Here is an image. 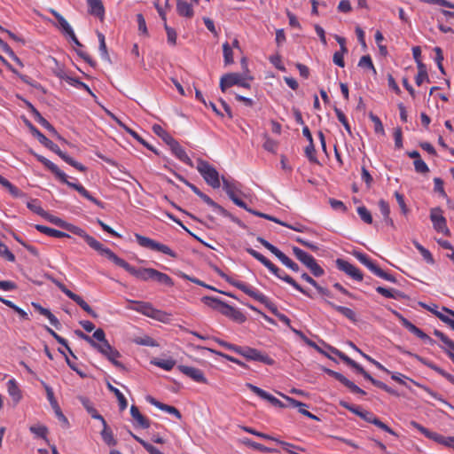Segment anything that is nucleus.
<instances>
[{
  "label": "nucleus",
  "mask_w": 454,
  "mask_h": 454,
  "mask_svg": "<svg viewBox=\"0 0 454 454\" xmlns=\"http://www.w3.org/2000/svg\"><path fill=\"white\" fill-rule=\"evenodd\" d=\"M31 153L39 160L41 163H43L49 170H51L59 180L60 182L66 184L69 187L74 189L77 191L82 197L89 200L90 201L93 202L97 206L102 207V202L96 199L95 197L91 196L90 193L80 184L73 183L67 180V176L59 169V168L46 159L45 157L37 154L34 152H31Z\"/></svg>",
  "instance_id": "obj_1"
},
{
  "label": "nucleus",
  "mask_w": 454,
  "mask_h": 454,
  "mask_svg": "<svg viewBox=\"0 0 454 454\" xmlns=\"http://www.w3.org/2000/svg\"><path fill=\"white\" fill-rule=\"evenodd\" d=\"M108 254H109L108 260L112 261L117 266L123 268L125 270H127L132 276H134L143 281L154 279V273L156 271L155 269H153V268L137 269V268L131 266L129 263H128L123 259L117 256L114 252L113 253L108 252Z\"/></svg>",
  "instance_id": "obj_2"
},
{
  "label": "nucleus",
  "mask_w": 454,
  "mask_h": 454,
  "mask_svg": "<svg viewBox=\"0 0 454 454\" xmlns=\"http://www.w3.org/2000/svg\"><path fill=\"white\" fill-rule=\"evenodd\" d=\"M65 230L82 238L91 248L98 251L100 254L106 256L107 259H109L108 252L113 253L112 250L105 247L103 244H101L99 241H98L92 236L89 235L84 230L78 226L67 223V225H65Z\"/></svg>",
  "instance_id": "obj_3"
},
{
  "label": "nucleus",
  "mask_w": 454,
  "mask_h": 454,
  "mask_svg": "<svg viewBox=\"0 0 454 454\" xmlns=\"http://www.w3.org/2000/svg\"><path fill=\"white\" fill-rule=\"evenodd\" d=\"M216 272L225 281L230 283L233 286L237 287L238 289L241 290L242 292H244L246 294L252 297L255 301H257L259 302H267V296H265L262 293H261L257 289L254 288L253 286H251L244 282L234 280L233 278L229 277L227 274H225L223 271H222L219 269H216Z\"/></svg>",
  "instance_id": "obj_4"
},
{
  "label": "nucleus",
  "mask_w": 454,
  "mask_h": 454,
  "mask_svg": "<svg viewBox=\"0 0 454 454\" xmlns=\"http://www.w3.org/2000/svg\"><path fill=\"white\" fill-rule=\"evenodd\" d=\"M196 168L208 185L215 189L220 187L221 183L219 173L215 167L207 161L199 159Z\"/></svg>",
  "instance_id": "obj_5"
},
{
  "label": "nucleus",
  "mask_w": 454,
  "mask_h": 454,
  "mask_svg": "<svg viewBox=\"0 0 454 454\" xmlns=\"http://www.w3.org/2000/svg\"><path fill=\"white\" fill-rule=\"evenodd\" d=\"M410 425L418 431H419L427 438L445 447L454 450V436H443L436 432L430 431L429 429L426 428L425 427H423L422 425L414 420L411 421Z\"/></svg>",
  "instance_id": "obj_6"
},
{
  "label": "nucleus",
  "mask_w": 454,
  "mask_h": 454,
  "mask_svg": "<svg viewBox=\"0 0 454 454\" xmlns=\"http://www.w3.org/2000/svg\"><path fill=\"white\" fill-rule=\"evenodd\" d=\"M292 250L295 257L308 269H309L315 277H321L324 275V270L317 264L316 259L311 254L297 247H294Z\"/></svg>",
  "instance_id": "obj_7"
},
{
  "label": "nucleus",
  "mask_w": 454,
  "mask_h": 454,
  "mask_svg": "<svg viewBox=\"0 0 454 454\" xmlns=\"http://www.w3.org/2000/svg\"><path fill=\"white\" fill-rule=\"evenodd\" d=\"M135 238L139 244V246L149 248L151 250L160 252L164 254L169 255L170 257L176 258L177 254L168 246L159 243L150 238L142 236L140 234L136 233Z\"/></svg>",
  "instance_id": "obj_8"
},
{
  "label": "nucleus",
  "mask_w": 454,
  "mask_h": 454,
  "mask_svg": "<svg viewBox=\"0 0 454 454\" xmlns=\"http://www.w3.org/2000/svg\"><path fill=\"white\" fill-rule=\"evenodd\" d=\"M251 77H248L245 74L231 73L224 74L222 76L220 80V88L222 91H225L228 88L233 85H239L243 88H249L250 84L247 80H251Z\"/></svg>",
  "instance_id": "obj_9"
},
{
  "label": "nucleus",
  "mask_w": 454,
  "mask_h": 454,
  "mask_svg": "<svg viewBox=\"0 0 454 454\" xmlns=\"http://www.w3.org/2000/svg\"><path fill=\"white\" fill-rule=\"evenodd\" d=\"M238 354L247 360L258 361L269 365L274 364V360L268 355L250 347H239Z\"/></svg>",
  "instance_id": "obj_10"
},
{
  "label": "nucleus",
  "mask_w": 454,
  "mask_h": 454,
  "mask_svg": "<svg viewBox=\"0 0 454 454\" xmlns=\"http://www.w3.org/2000/svg\"><path fill=\"white\" fill-rule=\"evenodd\" d=\"M53 283L59 287V289L64 293L68 298L76 302L84 311H86L92 317L97 318L98 314L91 309V307L78 294L73 293L71 290L60 281L54 280Z\"/></svg>",
  "instance_id": "obj_11"
},
{
  "label": "nucleus",
  "mask_w": 454,
  "mask_h": 454,
  "mask_svg": "<svg viewBox=\"0 0 454 454\" xmlns=\"http://www.w3.org/2000/svg\"><path fill=\"white\" fill-rule=\"evenodd\" d=\"M74 333L76 334V336H78L79 338L86 340L91 347L97 348L102 355H104L105 356H106L107 355L111 354L112 355H117V349H115L114 348H113L109 342L107 341V340L102 341L100 344L99 343H97L90 336L85 334L83 332H82L81 330H75L74 331Z\"/></svg>",
  "instance_id": "obj_12"
},
{
  "label": "nucleus",
  "mask_w": 454,
  "mask_h": 454,
  "mask_svg": "<svg viewBox=\"0 0 454 454\" xmlns=\"http://www.w3.org/2000/svg\"><path fill=\"white\" fill-rule=\"evenodd\" d=\"M222 181L223 190L226 192L227 195L233 201V203L239 207L247 208V204L237 196V193L240 192L239 187V184L233 180L230 181L223 176L222 177Z\"/></svg>",
  "instance_id": "obj_13"
},
{
  "label": "nucleus",
  "mask_w": 454,
  "mask_h": 454,
  "mask_svg": "<svg viewBox=\"0 0 454 454\" xmlns=\"http://www.w3.org/2000/svg\"><path fill=\"white\" fill-rule=\"evenodd\" d=\"M268 270L274 274L277 278L282 279L283 281L286 282L287 284L291 285L294 288H295L297 291L301 292L304 295L308 297H311L310 294L303 289L293 278L288 276L286 273H285L283 270H281L278 267H277L274 263H271Z\"/></svg>",
  "instance_id": "obj_14"
},
{
  "label": "nucleus",
  "mask_w": 454,
  "mask_h": 454,
  "mask_svg": "<svg viewBox=\"0 0 454 454\" xmlns=\"http://www.w3.org/2000/svg\"><path fill=\"white\" fill-rule=\"evenodd\" d=\"M134 306L129 307L130 309L140 312L145 316L154 319H160V316L162 314L160 310L155 309L150 303L145 301H130Z\"/></svg>",
  "instance_id": "obj_15"
},
{
  "label": "nucleus",
  "mask_w": 454,
  "mask_h": 454,
  "mask_svg": "<svg viewBox=\"0 0 454 454\" xmlns=\"http://www.w3.org/2000/svg\"><path fill=\"white\" fill-rule=\"evenodd\" d=\"M430 219L434 228L445 235H450V230L446 224V219L442 215V210L438 207L433 208L430 214Z\"/></svg>",
  "instance_id": "obj_16"
},
{
  "label": "nucleus",
  "mask_w": 454,
  "mask_h": 454,
  "mask_svg": "<svg viewBox=\"0 0 454 454\" xmlns=\"http://www.w3.org/2000/svg\"><path fill=\"white\" fill-rule=\"evenodd\" d=\"M335 262H336L337 268L340 270L344 271L346 274L350 276L355 280H357V281L363 280V274L361 273L359 269H357L356 266H354L348 261L339 258L336 260Z\"/></svg>",
  "instance_id": "obj_17"
},
{
  "label": "nucleus",
  "mask_w": 454,
  "mask_h": 454,
  "mask_svg": "<svg viewBox=\"0 0 454 454\" xmlns=\"http://www.w3.org/2000/svg\"><path fill=\"white\" fill-rule=\"evenodd\" d=\"M177 368L182 373H184L185 376L189 377L195 382H198V383H207V382L206 377L204 376L203 372L198 368L183 365V364L178 365Z\"/></svg>",
  "instance_id": "obj_18"
},
{
  "label": "nucleus",
  "mask_w": 454,
  "mask_h": 454,
  "mask_svg": "<svg viewBox=\"0 0 454 454\" xmlns=\"http://www.w3.org/2000/svg\"><path fill=\"white\" fill-rule=\"evenodd\" d=\"M325 372L328 375L333 377L334 379L339 380L340 383H342L344 386H346L348 388H349L351 392H353L355 394H359V395H365V392L362 388L357 387L354 382H352L351 380L347 379L341 373L334 372L330 369H326Z\"/></svg>",
  "instance_id": "obj_19"
},
{
  "label": "nucleus",
  "mask_w": 454,
  "mask_h": 454,
  "mask_svg": "<svg viewBox=\"0 0 454 454\" xmlns=\"http://www.w3.org/2000/svg\"><path fill=\"white\" fill-rule=\"evenodd\" d=\"M403 353L406 354V355H409L411 356L415 357L420 363H422L423 364H425L427 367L431 368L432 370H434V372H436L437 373H439L440 375L444 377L447 380H449L450 383H452L454 385V376L450 374L449 372H445L443 369L440 368L439 366H437L434 363L429 362L427 359H425V358H423V357H421V356H419L418 355L412 354L410 351H403Z\"/></svg>",
  "instance_id": "obj_20"
},
{
  "label": "nucleus",
  "mask_w": 454,
  "mask_h": 454,
  "mask_svg": "<svg viewBox=\"0 0 454 454\" xmlns=\"http://www.w3.org/2000/svg\"><path fill=\"white\" fill-rule=\"evenodd\" d=\"M246 386H247V387H248L251 391H253L255 395H257L261 398L269 401L272 405L277 406V407H285V405L283 404V403L280 400H278L272 395L269 394L265 390H263L251 383H247Z\"/></svg>",
  "instance_id": "obj_21"
},
{
  "label": "nucleus",
  "mask_w": 454,
  "mask_h": 454,
  "mask_svg": "<svg viewBox=\"0 0 454 454\" xmlns=\"http://www.w3.org/2000/svg\"><path fill=\"white\" fill-rule=\"evenodd\" d=\"M172 153L181 161L187 164L190 167H193V162L187 155L184 149L180 145V144L175 139L168 145Z\"/></svg>",
  "instance_id": "obj_22"
},
{
  "label": "nucleus",
  "mask_w": 454,
  "mask_h": 454,
  "mask_svg": "<svg viewBox=\"0 0 454 454\" xmlns=\"http://www.w3.org/2000/svg\"><path fill=\"white\" fill-rule=\"evenodd\" d=\"M28 128L30 132L35 136L38 141L50 149L51 151L56 153L58 149L59 148L56 144H54L52 141H51L49 138H47L41 131H39L33 124L28 123Z\"/></svg>",
  "instance_id": "obj_23"
},
{
  "label": "nucleus",
  "mask_w": 454,
  "mask_h": 454,
  "mask_svg": "<svg viewBox=\"0 0 454 454\" xmlns=\"http://www.w3.org/2000/svg\"><path fill=\"white\" fill-rule=\"evenodd\" d=\"M279 395L283 398H285L289 403L290 405H292L294 408H298L299 412L301 413L302 415H304L311 419H314V420H319V419L316 415L312 414L311 412H309V411L306 410V408L308 407V405L306 403L297 401V400H295L292 397H289L284 394L279 393Z\"/></svg>",
  "instance_id": "obj_24"
},
{
  "label": "nucleus",
  "mask_w": 454,
  "mask_h": 454,
  "mask_svg": "<svg viewBox=\"0 0 454 454\" xmlns=\"http://www.w3.org/2000/svg\"><path fill=\"white\" fill-rule=\"evenodd\" d=\"M146 400L148 403H150L153 406L157 407L160 411H163L168 414L174 415L178 419H180L182 418L180 411L176 407L160 403L150 395H148L146 397Z\"/></svg>",
  "instance_id": "obj_25"
},
{
  "label": "nucleus",
  "mask_w": 454,
  "mask_h": 454,
  "mask_svg": "<svg viewBox=\"0 0 454 454\" xmlns=\"http://www.w3.org/2000/svg\"><path fill=\"white\" fill-rule=\"evenodd\" d=\"M30 106L35 120L44 129H46L51 134H52L57 138L60 139V136L56 130V129L44 117H43L42 114L33 106L30 105Z\"/></svg>",
  "instance_id": "obj_26"
},
{
  "label": "nucleus",
  "mask_w": 454,
  "mask_h": 454,
  "mask_svg": "<svg viewBox=\"0 0 454 454\" xmlns=\"http://www.w3.org/2000/svg\"><path fill=\"white\" fill-rule=\"evenodd\" d=\"M219 312L237 321L244 320V316L239 310L225 303L224 301H223Z\"/></svg>",
  "instance_id": "obj_27"
},
{
  "label": "nucleus",
  "mask_w": 454,
  "mask_h": 454,
  "mask_svg": "<svg viewBox=\"0 0 454 454\" xmlns=\"http://www.w3.org/2000/svg\"><path fill=\"white\" fill-rule=\"evenodd\" d=\"M130 414L133 419L136 421V424L144 428L147 429L150 427V421L148 419H146L145 416L141 414L138 408L135 405H132L130 407Z\"/></svg>",
  "instance_id": "obj_28"
},
{
  "label": "nucleus",
  "mask_w": 454,
  "mask_h": 454,
  "mask_svg": "<svg viewBox=\"0 0 454 454\" xmlns=\"http://www.w3.org/2000/svg\"><path fill=\"white\" fill-rule=\"evenodd\" d=\"M379 208L383 215L384 223L390 226L393 229H395V225L394 223L393 219L390 217V207L389 204L385 200H380L379 201Z\"/></svg>",
  "instance_id": "obj_29"
},
{
  "label": "nucleus",
  "mask_w": 454,
  "mask_h": 454,
  "mask_svg": "<svg viewBox=\"0 0 454 454\" xmlns=\"http://www.w3.org/2000/svg\"><path fill=\"white\" fill-rule=\"evenodd\" d=\"M89 12L99 19H103L105 8L101 0H87Z\"/></svg>",
  "instance_id": "obj_30"
},
{
  "label": "nucleus",
  "mask_w": 454,
  "mask_h": 454,
  "mask_svg": "<svg viewBox=\"0 0 454 454\" xmlns=\"http://www.w3.org/2000/svg\"><path fill=\"white\" fill-rule=\"evenodd\" d=\"M332 352L338 356L343 362H345L348 365L355 369L358 373L363 374L364 369L357 364L356 361L348 357L343 352L338 350L337 348H332Z\"/></svg>",
  "instance_id": "obj_31"
},
{
  "label": "nucleus",
  "mask_w": 454,
  "mask_h": 454,
  "mask_svg": "<svg viewBox=\"0 0 454 454\" xmlns=\"http://www.w3.org/2000/svg\"><path fill=\"white\" fill-rule=\"evenodd\" d=\"M103 429L100 433L102 440L108 446H115L117 444V441L114 437L113 431L108 427L106 419L101 421Z\"/></svg>",
  "instance_id": "obj_32"
},
{
  "label": "nucleus",
  "mask_w": 454,
  "mask_h": 454,
  "mask_svg": "<svg viewBox=\"0 0 454 454\" xmlns=\"http://www.w3.org/2000/svg\"><path fill=\"white\" fill-rule=\"evenodd\" d=\"M7 391L14 403H19L21 398V391L14 379L9 380L7 382Z\"/></svg>",
  "instance_id": "obj_33"
},
{
  "label": "nucleus",
  "mask_w": 454,
  "mask_h": 454,
  "mask_svg": "<svg viewBox=\"0 0 454 454\" xmlns=\"http://www.w3.org/2000/svg\"><path fill=\"white\" fill-rule=\"evenodd\" d=\"M32 306L43 316L46 317L50 323L56 328H59L60 323L59 319L48 309L42 307L40 304L33 302Z\"/></svg>",
  "instance_id": "obj_34"
},
{
  "label": "nucleus",
  "mask_w": 454,
  "mask_h": 454,
  "mask_svg": "<svg viewBox=\"0 0 454 454\" xmlns=\"http://www.w3.org/2000/svg\"><path fill=\"white\" fill-rule=\"evenodd\" d=\"M325 303L333 308L336 311L342 314L344 317L348 318L352 322H356V313L349 308L335 305L330 301L325 300Z\"/></svg>",
  "instance_id": "obj_35"
},
{
  "label": "nucleus",
  "mask_w": 454,
  "mask_h": 454,
  "mask_svg": "<svg viewBox=\"0 0 454 454\" xmlns=\"http://www.w3.org/2000/svg\"><path fill=\"white\" fill-rule=\"evenodd\" d=\"M176 11L180 16L192 18L193 16L192 6L184 0H177Z\"/></svg>",
  "instance_id": "obj_36"
},
{
  "label": "nucleus",
  "mask_w": 454,
  "mask_h": 454,
  "mask_svg": "<svg viewBox=\"0 0 454 454\" xmlns=\"http://www.w3.org/2000/svg\"><path fill=\"white\" fill-rule=\"evenodd\" d=\"M156 7L158 9V12H159L160 15L161 16L162 20H164V28H165L166 33H167L168 43H170L171 45H176V30L174 28H172V27H170L169 26H168V24L166 22V17L162 13L161 9L159 7L158 4L156 5Z\"/></svg>",
  "instance_id": "obj_37"
},
{
  "label": "nucleus",
  "mask_w": 454,
  "mask_h": 454,
  "mask_svg": "<svg viewBox=\"0 0 454 454\" xmlns=\"http://www.w3.org/2000/svg\"><path fill=\"white\" fill-rule=\"evenodd\" d=\"M57 153L65 162L71 165L72 167L75 168L81 172L86 171V167L81 164L80 162L74 160L73 158H71L69 155H67L66 153L62 152L59 148L55 153Z\"/></svg>",
  "instance_id": "obj_38"
},
{
  "label": "nucleus",
  "mask_w": 454,
  "mask_h": 454,
  "mask_svg": "<svg viewBox=\"0 0 454 454\" xmlns=\"http://www.w3.org/2000/svg\"><path fill=\"white\" fill-rule=\"evenodd\" d=\"M57 153L65 162L71 165L72 167L75 168L81 172L86 171V167L81 164L80 162L74 160L73 158H71L69 155H67L66 153L62 152L59 148L55 153Z\"/></svg>",
  "instance_id": "obj_39"
},
{
  "label": "nucleus",
  "mask_w": 454,
  "mask_h": 454,
  "mask_svg": "<svg viewBox=\"0 0 454 454\" xmlns=\"http://www.w3.org/2000/svg\"><path fill=\"white\" fill-rule=\"evenodd\" d=\"M36 230H38L40 232L44 233L50 237L54 238H70V235H68L66 232L44 226V225H36Z\"/></svg>",
  "instance_id": "obj_40"
},
{
  "label": "nucleus",
  "mask_w": 454,
  "mask_h": 454,
  "mask_svg": "<svg viewBox=\"0 0 454 454\" xmlns=\"http://www.w3.org/2000/svg\"><path fill=\"white\" fill-rule=\"evenodd\" d=\"M356 258L364 266H366L372 273L378 270V266L364 253L355 252Z\"/></svg>",
  "instance_id": "obj_41"
},
{
  "label": "nucleus",
  "mask_w": 454,
  "mask_h": 454,
  "mask_svg": "<svg viewBox=\"0 0 454 454\" xmlns=\"http://www.w3.org/2000/svg\"><path fill=\"white\" fill-rule=\"evenodd\" d=\"M50 12L56 18L62 30L67 34H73V28L67 20L56 10L50 9Z\"/></svg>",
  "instance_id": "obj_42"
},
{
  "label": "nucleus",
  "mask_w": 454,
  "mask_h": 454,
  "mask_svg": "<svg viewBox=\"0 0 454 454\" xmlns=\"http://www.w3.org/2000/svg\"><path fill=\"white\" fill-rule=\"evenodd\" d=\"M81 403L83 407L86 409L88 413L95 419H98L100 421L105 420V419L97 411V410L93 407L91 402L86 397L80 398Z\"/></svg>",
  "instance_id": "obj_43"
},
{
  "label": "nucleus",
  "mask_w": 454,
  "mask_h": 454,
  "mask_svg": "<svg viewBox=\"0 0 454 454\" xmlns=\"http://www.w3.org/2000/svg\"><path fill=\"white\" fill-rule=\"evenodd\" d=\"M107 388L114 394V396H116L119 407L121 411H124L128 406V402L123 394L115 387H114L112 384L107 383Z\"/></svg>",
  "instance_id": "obj_44"
},
{
  "label": "nucleus",
  "mask_w": 454,
  "mask_h": 454,
  "mask_svg": "<svg viewBox=\"0 0 454 454\" xmlns=\"http://www.w3.org/2000/svg\"><path fill=\"white\" fill-rule=\"evenodd\" d=\"M262 304H264L274 315H276L278 319L284 323L285 325H290V319L288 318L287 316H286L285 314H282V313H279L278 311V309L276 308V306L269 300V298L267 297V302H261Z\"/></svg>",
  "instance_id": "obj_45"
},
{
  "label": "nucleus",
  "mask_w": 454,
  "mask_h": 454,
  "mask_svg": "<svg viewBox=\"0 0 454 454\" xmlns=\"http://www.w3.org/2000/svg\"><path fill=\"white\" fill-rule=\"evenodd\" d=\"M153 131L154 134H156L158 137H160L168 145L175 140V138L170 136L160 125L154 124L152 127Z\"/></svg>",
  "instance_id": "obj_46"
},
{
  "label": "nucleus",
  "mask_w": 454,
  "mask_h": 454,
  "mask_svg": "<svg viewBox=\"0 0 454 454\" xmlns=\"http://www.w3.org/2000/svg\"><path fill=\"white\" fill-rule=\"evenodd\" d=\"M63 79L68 84H70L77 89H82V90H86L90 95L95 97V95L93 94V92L91 91L90 87L87 84H85L84 82L79 81L77 78H74V77L67 75V76L63 77Z\"/></svg>",
  "instance_id": "obj_47"
},
{
  "label": "nucleus",
  "mask_w": 454,
  "mask_h": 454,
  "mask_svg": "<svg viewBox=\"0 0 454 454\" xmlns=\"http://www.w3.org/2000/svg\"><path fill=\"white\" fill-rule=\"evenodd\" d=\"M154 281L160 283V284H162L166 286H174V281L173 279L167 274L163 273V272H160L159 270H156L155 273H154Z\"/></svg>",
  "instance_id": "obj_48"
},
{
  "label": "nucleus",
  "mask_w": 454,
  "mask_h": 454,
  "mask_svg": "<svg viewBox=\"0 0 454 454\" xmlns=\"http://www.w3.org/2000/svg\"><path fill=\"white\" fill-rule=\"evenodd\" d=\"M152 364L165 370V371H171L176 364V361L171 358L156 359V360L152 361Z\"/></svg>",
  "instance_id": "obj_49"
},
{
  "label": "nucleus",
  "mask_w": 454,
  "mask_h": 454,
  "mask_svg": "<svg viewBox=\"0 0 454 454\" xmlns=\"http://www.w3.org/2000/svg\"><path fill=\"white\" fill-rule=\"evenodd\" d=\"M247 446H249L254 450H260V451H262V452H268V453H274V452H278L277 450L275 449H270V448H268L266 446H263L262 444L259 443V442H253L252 440L250 439H246L244 440L243 442Z\"/></svg>",
  "instance_id": "obj_50"
},
{
  "label": "nucleus",
  "mask_w": 454,
  "mask_h": 454,
  "mask_svg": "<svg viewBox=\"0 0 454 454\" xmlns=\"http://www.w3.org/2000/svg\"><path fill=\"white\" fill-rule=\"evenodd\" d=\"M278 259L287 268L291 269L292 270L298 272L300 270V268L297 263L293 262L287 255H286L283 252H281Z\"/></svg>",
  "instance_id": "obj_51"
},
{
  "label": "nucleus",
  "mask_w": 454,
  "mask_h": 454,
  "mask_svg": "<svg viewBox=\"0 0 454 454\" xmlns=\"http://www.w3.org/2000/svg\"><path fill=\"white\" fill-rule=\"evenodd\" d=\"M201 301L205 305L212 308L213 309H216L218 311L223 303V301H221L220 299L215 298V297H211V296H204L201 298Z\"/></svg>",
  "instance_id": "obj_52"
},
{
  "label": "nucleus",
  "mask_w": 454,
  "mask_h": 454,
  "mask_svg": "<svg viewBox=\"0 0 454 454\" xmlns=\"http://www.w3.org/2000/svg\"><path fill=\"white\" fill-rule=\"evenodd\" d=\"M112 117L117 121V123L121 127L123 128L129 135H131L136 140H137L138 142H140L141 144H143L144 145H145L147 148L149 149H152L149 145H147L144 140L143 138L136 132L134 131L133 129H131L130 128H129L128 126H126L125 124H123L120 120H118L116 117H114L113 114H112Z\"/></svg>",
  "instance_id": "obj_53"
},
{
  "label": "nucleus",
  "mask_w": 454,
  "mask_h": 454,
  "mask_svg": "<svg viewBox=\"0 0 454 454\" xmlns=\"http://www.w3.org/2000/svg\"><path fill=\"white\" fill-rule=\"evenodd\" d=\"M98 42H99V51H100L101 58L105 60L109 61L110 57L107 52L105 35L102 33L98 32Z\"/></svg>",
  "instance_id": "obj_54"
},
{
  "label": "nucleus",
  "mask_w": 454,
  "mask_h": 454,
  "mask_svg": "<svg viewBox=\"0 0 454 454\" xmlns=\"http://www.w3.org/2000/svg\"><path fill=\"white\" fill-rule=\"evenodd\" d=\"M246 251L252 255L254 258L258 260L260 262H262L267 269L270 267V265L272 263L269 259H267L264 255L260 254L259 252L255 251L254 249L249 247L247 248Z\"/></svg>",
  "instance_id": "obj_55"
},
{
  "label": "nucleus",
  "mask_w": 454,
  "mask_h": 454,
  "mask_svg": "<svg viewBox=\"0 0 454 454\" xmlns=\"http://www.w3.org/2000/svg\"><path fill=\"white\" fill-rule=\"evenodd\" d=\"M212 208L219 215H222L223 216L229 217L232 222L240 224V221L232 215L231 213H229L226 209H224L222 206L218 205L215 202V205L212 206Z\"/></svg>",
  "instance_id": "obj_56"
},
{
  "label": "nucleus",
  "mask_w": 454,
  "mask_h": 454,
  "mask_svg": "<svg viewBox=\"0 0 454 454\" xmlns=\"http://www.w3.org/2000/svg\"><path fill=\"white\" fill-rule=\"evenodd\" d=\"M223 60L225 65L233 63V52L232 49L228 43L223 44Z\"/></svg>",
  "instance_id": "obj_57"
},
{
  "label": "nucleus",
  "mask_w": 454,
  "mask_h": 454,
  "mask_svg": "<svg viewBox=\"0 0 454 454\" xmlns=\"http://www.w3.org/2000/svg\"><path fill=\"white\" fill-rule=\"evenodd\" d=\"M27 207L31 210L33 211L34 213L41 215L43 217V215L45 214V210L40 206V203L37 200H32L30 201H28L27 203Z\"/></svg>",
  "instance_id": "obj_58"
},
{
  "label": "nucleus",
  "mask_w": 454,
  "mask_h": 454,
  "mask_svg": "<svg viewBox=\"0 0 454 454\" xmlns=\"http://www.w3.org/2000/svg\"><path fill=\"white\" fill-rule=\"evenodd\" d=\"M357 214L364 223L368 224H371L372 223V216L370 211L364 206L357 207Z\"/></svg>",
  "instance_id": "obj_59"
},
{
  "label": "nucleus",
  "mask_w": 454,
  "mask_h": 454,
  "mask_svg": "<svg viewBox=\"0 0 454 454\" xmlns=\"http://www.w3.org/2000/svg\"><path fill=\"white\" fill-rule=\"evenodd\" d=\"M369 118L374 123V131L378 134L384 135L385 130L380 119L372 113H370Z\"/></svg>",
  "instance_id": "obj_60"
},
{
  "label": "nucleus",
  "mask_w": 454,
  "mask_h": 454,
  "mask_svg": "<svg viewBox=\"0 0 454 454\" xmlns=\"http://www.w3.org/2000/svg\"><path fill=\"white\" fill-rule=\"evenodd\" d=\"M304 153L310 162L318 163L317 158L316 156V149L313 143H309V145L306 146Z\"/></svg>",
  "instance_id": "obj_61"
},
{
  "label": "nucleus",
  "mask_w": 454,
  "mask_h": 454,
  "mask_svg": "<svg viewBox=\"0 0 454 454\" xmlns=\"http://www.w3.org/2000/svg\"><path fill=\"white\" fill-rule=\"evenodd\" d=\"M138 345L147 346V347H157L158 343L150 336L137 337L134 340Z\"/></svg>",
  "instance_id": "obj_62"
},
{
  "label": "nucleus",
  "mask_w": 454,
  "mask_h": 454,
  "mask_svg": "<svg viewBox=\"0 0 454 454\" xmlns=\"http://www.w3.org/2000/svg\"><path fill=\"white\" fill-rule=\"evenodd\" d=\"M434 334L440 339L450 349L454 350V341L439 330H434Z\"/></svg>",
  "instance_id": "obj_63"
},
{
  "label": "nucleus",
  "mask_w": 454,
  "mask_h": 454,
  "mask_svg": "<svg viewBox=\"0 0 454 454\" xmlns=\"http://www.w3.org/2000/svg\"><path fill=\"white\" fill-rule=\"evenodd\" d=\"M415 171L419 174H427L429 172V168L426 164V162L422 160H415L413 162Z\"/></svg>",
  "instance_id": "obj_64"
}]
</instances>
